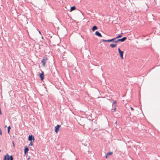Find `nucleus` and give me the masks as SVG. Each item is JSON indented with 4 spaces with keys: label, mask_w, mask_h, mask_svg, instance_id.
<instances>
[{
    "label": "nucleus",
    "mask_w": 160,
    "mask_h": 160,
    "mask_svg": "<svg viewBox=\"0 0 160 160\" xmlns=\"http://www.w3.org/2000/svg\"><path fill=\"white\" fill-rule=\"evenodd\" d=\"M116 38H112L110 40H104V39H102V41L103 42H113L115 43V42L116 41Z\"/></svg>",
    "instance_id": "f257e3e1"
},
{
    "label": "nucleus",
    "mask_w": 160,
    "mask_h": 160,
    "mask_svg": "<svg viewBox=\"0 0 160 160\" xmlns=\"http://www.w3.org/2000/svg\"><path fill=\"white\" fill-rule=\"evenodd\" d=\"M127 39L126 37L122 38L116 40V41L115 42V43H117L119 41H121L122 42H124Z\"/></svg>",
    "instance_id": "f03ea898"
},
{
    "label": "nucleus",
    "mask_w": 160,
    "mask_h": 160,
    "mask_svg": "<svg viewBox=\"0 0 160 160\" xmlns=\"http://www.w3.org/2000/svg\"><path fill=\"white\" fill-rule=\"evenodd\" d=\"M48 60L47 58H44L42 61H41V63H42L43 66L45 67V63L46 62L47 60Z\"/></svg>",
    "instance_id": "7ed1b4c3"
},
{
    "label": "nucleus",
    "mask_w": 160,
    "mask_h": 160,
    "mask_svg": "<svg viewBox=\"0 0 160 160\" xmlns=\"http://www.w3.org/2000/svg\"><path fill=\"white\" fill-rule=\"evenodd\" d=\"M60 125H58L55 128V132H57L59 131V128L60 127Z\"/></svg>",
    "instance_id": "20e7f679"
},
{
    "label": "nucleus",
    "mask_w": 160,
    "mask_h": 160,
    "mask_svg": "<svg viewBox=\"0 0 160 160\" xmlns=\"http://www.w3.org/2000/svg\"><path fill=\"white\" fill-rule=\"evenodd\" d=\"M34 137H33L32 135H30L29 136L28 138V140L29 141H31L32 140H34Z\"/></svg>",
    "instance_id": "39448f33"
},
{
    "label": "nucleus",
    "mask_w": 160,
    "mask_h": 160,
    "mask_svg": "<svg viewBox=\"0 0 160 160\" xmlns=\"http://www.w3.org/2000/svg\"><path fill=\"white\" fill-rule=\"evenodd\" d=\"M95 34L99 37H102V36L100 33L98 31H97L95 33Z\"/></svg>",
    "instance_id": "423d86ee"
},
{
    "label": "nucleus",
    "mask_w": 160,
    "mask_h": 160,
    "mask_svg": "<svg viewBox=\"0 0 160 160\" xmlns=\"http://www.w3.org/2000/svg\"><path fill=\"white\" fill-rule=\"evenodd\" d=\"M44 74L43 72H42L41 73L40 75V77L41 78V80H43L44 79Z\"/></svg>",
    "instance_id": "0eeeda50"
},
{
    "label": "nucleus",
    "mask_w": 160,
    "mask_h": 160,
    "mask_svg": "<svg viewBox=\"0 0 160 160\" xmlns=\"http://www.w3.org/2000/svg\"><path fill=\"white\" fill-rule=\"evenodd\" d=\"M28 150H29L28 148L27 147H26L24 149L25 154H26L27 153H28Z\"/></svg>",
    "instance_id": "6e6552de"
},
{
    "label": "nucleus",
    "mask_w": 160,
    "mask_h": 160,
    "mask_svg": "<svg viewBox=\"0 0 160 160\" xmlns=\"http://www.w3.org/2000/svg\"><path fill=\"white\" fill-rule=\"evenodd\" d=\"M120 53V56L121 57V58L123 59V51H121V52H119Z\"/></svg>",
    "instance_id": "1a4fd4ad"
},
{
    "label": "nucleus",
    "mask_w": 160,
    "mask_h": 160,
    "mask_svg": "<svg viewBox=\"0 0 160 160\" xmlns=\"http://www.w3.org/2000/svg\"><path fill=\"white\" fill-rule=\"evenodd\" d=\"M7 160H11L12 157V155H11L9 156L8 154H7Z\"/></svg>",
    "instance_id": "9d476101"
},
{
    "label": "nucleus",
    "mask_w": 160,
    "mask_h": 160,
    "mask_svg": "<svg viewBox=\"0 0 160 160\" xmlns=\"http://www.w3.org/2000/svg\"><path fill=\"white\" fill-rule=\"evenodd\" d=\"M92 31H94L95 30H97L98 29V28L96 26H93L92 28Z\"/></svg>",
    "instance_id": "9b49d317"
},
{
    "label": "nucleus",
    "mask_w": 160,
    "mask_h": 160,
    "mask_svg": "<svg viewBox=\"0 0 160 160\" xmlns=\"http://www.w3.org/2000/svg\"><path fill=\"white\" fill-rule=\"evenodd\" d=\"M110 45V47L112 48H114L117 46V45L116 44H111Z\"/></svg>",
    "instance_id": "f8f14e48"
},
{
    "label": "nucleus",
    "mask_w": 160,
    "mask_h": 160,
    "mask_svg": "<svg viewBox=\"0 0 160 160\" xmlns=\"http://www.w3.org/2000/svg\"><path fill=\"white\" fill-rule=\"evenodd\" d=\"M11 129V128L10 126H9L8 127V133H9Z\"/></svg>",
    "instance_id": "ddd939ff"
},
{
    "label": "nucleus",
    "mask_w": 160,
    "mask_h": 160,
    "mask_svg": "<svg viewBox=\"0 0 160 160\" xmlns=\"http://www.w3.org/2000/svg\"><path fill=\"white\" fill-rule=\"evenodd\" d=\"M75 9H76V8H75V6H73L71 8V11L73 10H74Z\"/></svg>",
    "instance_id": "4468645a"
},
{
    "label": "nucleus",
    "mask_w": 160,
    "mask_h": 160,
    "mask_svg": "<svg viewBox=\"0 0 160 160\" xmlns=\"http://www.w3.org/2000/svg\"><path fill=\"white\" fill-rule=\"evenodd\" d=\"M122 37V34H119L117 37L115 38H116V39L120 38H121Z\"/></svg>",
    "instance_id": "2eb2a0df"
},
{
    "label": "nucleus",
    "mask_w": 160,
    "mask_h": 160,
    "mask_svg": "<svg viewBox=\"0 0 160 160\" xmlns=\"http://www.w3.org/2000/svg\"><path fill=\"white\" fill-rule=\"evenodd\" d=\"M114 109H113V112H115L116 110V105H114Z\"/></svg>",
    "instance_id": "dca6fc26"
},
{
    "label": "nucleus",
    "mask_w": 160,
    "mask_h": 160,
    "mask_svg": "<svg viewBox=\"0 0 160 160\" xmlns=\"http://www.w3.org/2000/svg\"><path fill=\"white\" fill-rule=\"evenodd\" d=\"M33 145L32 142V141H30V142L29 145V146H32Z\"/></svg>",
    "instance_id": "f3484780"
},
{
    "label": "nucleus",
    "mask_w": 160,
    "mask_h": 160,
    "mask_svg": "<svg viewBox=\"0 0 160 160\" xmlns=\"http://www.w3.org/2000/svg\"><path fill=\"white\" fill-rule=\"evenodd\" d=\"M112 152H109L107 153V155H112Z\"/></svg>",
    "instance_id": "a211bd4d"
},
{
    "label": "nucleus",
    "mask_w": 160,
    "mask_h": 160,
    "mask_svg": "<svg viewBox=\"0 0 160 160\" xmlns=\"http://www.w3.org/2000/svg\"><path fill=\"white\" fill-rule=\"evenodd\" d=\"M113 103L112 104V105H116V101L114 100H113Z\"/></svg>",
    "instance_id": "6ab92c4d"
},
{
    "label": "nucleus",
    "mask_w": 160,
    "mask_h": 160,
    "mask_svg": "<svg viewBox=\"0 0 160 160\" xmlns=\"http://www.w3.org/2000/svg\"><path fill=\"white\" fill-rule=\"evenodd\" d=\"M7 154L5 155L4 156V159H3V160H6V159H7Z\"/></svg>",
    "instance_id": "aec40b11"
},
{
    "label": "nucleus",
    "mask_w": 160,
    "mask_h": 160,
    "mask_svg": "<svg viewBox=\"0 0 160 160\" xmlns=\"http://www.w3.org/2000/svg\"><path fill=\"white\" fill-rule=\"evenodd\" d=\"M0 134L1 135H2V132L1 129H0Z\"/></svg>",
    "instance_id": "412c9836"
},
{
    "label": "nucleus",
    "mask_w": 160,
    "mask_h": 160,
    "mask_svg": "<svg viewBox=\"0 0 160 160\" xmlns=\"http://www.w3.org/2000/svg\"><path fill=\"white\" fill-rule=\"evenodd\" d=\"M118 51L119 52H121L122 51L120 50V49L119 48H118Z\"/></svg>",
    "instance_id": "4be33fe9"
},
{
    "label": "nucleus",
    "mask_w": 160,
    "mask_h": 160,
    "mask_svg": "<svg viewBox=\"0 0 160 160\" xmlns=\"http://www.w3.org/2000/svg\"><path fill=\"white\" fill-rule=\"evenodd\" d=\"M38 32H39V34H40L41 35H42L41 34V32H40V31L39 30L38 31Z\"/></svg>",
    "instance_id": "5701e85b"
},
{
    "label": "nucleus",
    "mask_w": 160,
    "mask_h": 160,
    "mask_svg": "<svg viewBox=\"0 0 160 160\" xmlns=\"http://www.w3.org/2000/svg\"><path fill=\"white\" fill-rule=\"evenodd\" d=\"M131 109L132 110H134V109L132 107H131Z\"/></svg>",
    "instance_id": "b1692460"
},
{
    "label": "nucleus",
    "mask_w": 160,
    "mask_h": 160,
    "mask_svg": "<svg viewBox=\"0 0 160 160\" xmlns=\"http://www.w3.org/2000/svg\"><path fill=\"white\" fill-rule=\"evenodd\" d=\"M12 157V158H11V160H13V157Z\"/></svg>",
    "instance_id": "393cba45"
},
{
    "label": "nucleus",
    "mask_w": 160,
    "mask_h": 160,
    "mask_svg": "<svg viewBox=\"0 0 160 160\" xmlns=\"http://www.w3.org/2000/svg\"><path fill=\"white\" fill-rule=\"evenodd\" d=\"M107 155H107H107H106V158H107Z\"/></svg>",
    "instance_id": "a878e982"
},
{
    "label": "nucleus",
    "mask_w": 160,
    "mask_h": 160,
    "mask_svg": "<svg viewBox=\"0 0 160 160\" xmlns=\"http://www.w3.org/2000/svg\"><path fill=\"white\" fill-rule=\"evenodd\" d=\"M13 145H14V142H13Z\"/></svg>",
    "instance_id": "bb28decb"
},
{
    "label": "nucleus",
    "mask_w": 160,
    "mask_h": 160,
    "mask_svg": "<svg viewBox=\"0 0 160 160\" xmlns=\"http://www.w3.org/2000/svg\"><path fill=\"white\" fill-rule=\"evenodd\" d=\"M42 38H43V37H42Z\"/></svg>",
    "instance_id": "cd10ccee"
},
{
    "label": "nucleus",
    "mask_w": 160,
    "mask_h": 160,
    "mask_svg": "<svg viewBox=\"0 0 160 160\" xmlns=\"http://www.w3.org/2000/svg\"><path fill=\"white\" fill-rule=\"evenodd\" d=\"M1 151V150H0V152Z\"/></svg>",
    "instance_id": "c85d7f7f"
}]
</instances>
